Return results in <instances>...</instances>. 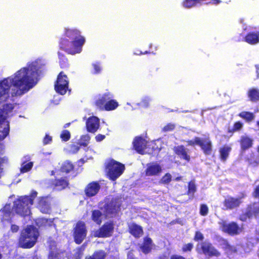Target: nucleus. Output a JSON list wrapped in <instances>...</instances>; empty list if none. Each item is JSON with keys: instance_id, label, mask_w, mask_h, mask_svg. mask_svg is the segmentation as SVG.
Wrapping results in <instances>:
<instances>
[{"instance_id": "nucleus-42", "label": "nucleus", "mask_w": 259, "mask_h": 259, "mask_svg": "<svg viewBox=\"0 0 259 259\" xmlns=\"http://www.w3.org/2000/svg\"><path fill=\"white\" fill-rule=\"evenodd\" d=\"M171 180V176L170 174H166L161 179L160 182L162 184H168Z\"/></svg>"}, {"instance_id": "nucleus-37", "label": "nucleus", "mask_w": 259, "mask_h": 259, "mask_svg": "<svg viewBox=\"0 0 259 259\" xmlns=\"http://www.w3.org/2000/svg\"><path fill=\"white\" fill-rule=\"evenodd\" d=\"M95 154V152L90 148H87L85 151V155L84 158L80 159V161H82L83 162H86L87 160L92 159L93 156Z\"/></svg>"}, {"instance_id": "nucleus-18", "label": "nucleus", "mask_w": 259, "mask_h": 259, "mask_svg": "<svg viewBox=\"0 0 259 259\" xmlns=\"http://www.w3.org/2000/svg\"><path fill=\"white\" fill-rule=\"evenodd\" d=\"M54 176L56 178L52 184L54 189L57 190H62L68 186V182L65 178H60V176H57L56 175Z\"/></svg>"}, {"instance_id": "nucleus-14", "label": "nucleus", "mask_w": 259, "mask_h": 259, "mask_svg": "<svg viewBox=\"0 0 259 259\" xmlns=\"http://www.w3.org/2000/svg\"><path fill=\"white\" fill-rule=\"evenodd\" d=\"M50 203L51 199L48 197H38L36 206L41 212L48 213L51 210Z\"/></svg>"}, {"instance_id": "nucleus-50", "label": "nucleus", "mask_w": 259, "mask_h": 259, "mask_svg": "<svg viewBox=\"0 0 259 259\" xmlns=\"http://www.w3.org/2000/svg\"><path fill=\"white\" fill-rule=\"evenodd\" d=\"M52 141V138L49 135H46L43 140V143L44 145L50 144Z\"/></svg>"}, {"instance_id": "nucleus-60", "label": "nucleus", "mask_w": 259, "mask_h": 259, "mask_svg": "<svg viewBox=\"0 0 259 259\" xmlns=\"http://www.w3.org/2000/svg\"><path fill=\"white\" fill-rule=\"evenodd\" d=\"M257 76L259 78V67L256 66Z\"/></svg>"}, {"instance_id": "nucleus-48", "label": "nucleus", "mask_w": 259, "mask_h": 259, "mask_svg": "<svg viewBox=\"0 0 259 259\" xmlns=\"http://www.w3.org/2000/svg\"><path fill=\"white\" fill-rule=\"evenodd\" d=\"M243 126V123L240 121L236 122L233 126V131H237L241 129Z\"/></svg>"}, {"instance_id": "nucleus-47", "label": "nucleus", "mask_w": 259, "mask_h": 259, "mask_svg": "<svg viewBox=\"0 0 259 259\" xmlns=\"http://www.w3.org/2000/svg\"><path fill=\"white\" fill-rule=\"evenodd\" d=\"M79 150V147L77 145H71L67 149L70 153H75Z\"/></svg>"}, {"instance_id": "nucleus-40", "label": "nucleus", "mask_w": 259, "mask_h": 259, "mask_svg": "<svg viewBox=\"0 0 259 259\" xmlns=\"http://www.w3.org/2000/svg\"><path fill=\"white\" fill-rule=\"evenodd\" d=\"M90 140V137L89 135L86 134L81 137L79 143L81 145L86 146Z\"/></svg>"}, {"instance_id": "nucleus-9", "label": "nucleus", "mask_w": 259, "mask_h": 259, "mask_svg": "<svg viewBox=\"0 0 259 259\" xmlns=\"http://www.w3.org/2000/svg\"><path fill=\"white\" fill-rule=\"evenodd\" d=\"M87 230L83 222H79L74 229L73 236L75 242L77 244L81 243L87 236Z\"/></svg>"}, {"instance_id": "nucleus-53", "label": "nucleus", "mask_w": 259, "mask_h": 259, "mask_svg": "<svg viewBox=\"0 0 259 259\" xmlns=\"http://www.w3.org/2000/svg\"><path fill=\"white\" fill-rule=\"evenodd\" d=\"M105 136L101 134H99L96 137V140L97 142H100L105 139Z\"/></svg>"}, {"instance_id": "nucleus-29", "label": "nucleus", "mask_w": 259, "mask_h": 259, "mask_svg": "<svg viewBox=\"0 0 259 259\" xmlns=\"http://www.w3.org/2000/svg\"><path fill=\"white\" fill-rule=\"evenodd\" d=\"M247 95L250 101L256 102L259 100V90L252 88L248 90Z\"/></svg>"}, {"instance_id": "nucleus-41", "label": "nucleus", "mask_w": 259, "mask_h": 259, "mask_svg": "<svg viewBox=\"0 0 259 259\" xmlns=\"http://www.w3.org/2000/svg\"><path fill=\"white\" fill-rule=\"evenodd\" d=\"M60 137L63 141H67L70 139V134L67 130H64L61 134Z\"/></svg>"}, {"instance_id": "nucleus-54", "label": "nucleus", "mask_w": 259, "mask_h": 259, "mask_svg": "<svg viewBox=\"0 0 259 259\" xmlns=\"http://www.w3.org/2000/svg\"><path fill=\"white\" fill-rule=\"evenodd\" d=\"M19 227L17 225H12L11 226V230L13 232H16L18 231Z\"/></svg>"}, {"instance_id": "nucleus-10", "label": "nucleus", "mask_w": 259, "mask_h": 259, "mask_svg": "<svg viewBox=\"0 0 259 259\" xmlns=\"http://www.w3.org/2000/svg\"><path fill=\"white\" fill-rule=\"evenodd\" d=\"M57 244L54 240L49 241V247L50 250L49 259H68L67 254L65 252H61L56 247Z\"/></svg>"}, {"instance_id": "nucleus-17", "label": "nucleus", "mask_w": 259, "mask_h": 259, "mask_svg": "<svg viewBox=\"0 0 259 259\" xmlns=\"http://www.w3.org/2000/svg\"><path fill=\"white\" fill-rule=\"evenodd\" d=\"M73 169V164L69 161H65L61 167V170H53L52 171V175H57V176H63V173H68Z\"/></svg>"}, {"instance_id": "nucleus-11", "label": "nucleus", "mask_w": 259, "mask_h": 259, "mask_svg": "<svg viewBox=\"0 0 259 259\" xmlns=\"http://www.w3.org/2000/svg\"><path fill=\"white\" fill-rule=\"evenodd\" d=\"M147 142L141 137H136L134 142L133 145L135 149L140 154L151 153L150 148L148 147Z\"/></svg>"}, {"instance_id": "nucleus-3", "label": "nucleus", "mask_w": 259, "mask_h": 259, "mask_svg": "<svg viewBox=\"0 0 259 259\" xmlns=\"http://www.w3.org/2000/svg\"><path fill=\"white\" fill-rule=\"evenodd\" d=\"M37 193L32 191L28 196L20 197L14 202L13 210L21 216H28L30 213V207L36 197Z\"/></svg>"}, {"instance_id": "nucleus-7", "label": "nucleus", "mask_w": 259, "mask_h": 259, "mask_svg": "<svg viewBox=\"0 0 259 259\" xmlns=\"http://www.w3.org/2000/svg\"><path fill=\"white\" fill-rule=\"evenodd\" d=\"M68 79L63 72L59 73L55 84L56 91L61 95H64L68 90Z\"/></svg>"}, {"instance_id": "nucleus-27", "label": "nucleus", "mask_w": 259, "mask_h": 259, "mask_svg": "<svg viewBox=\"0 0 259 259\" xmlns=\"http://www.w3.org/2000/svg\"><path fill=\"white\" fill-rule=\"evenodd\" d=\"M153 246L152 240L146 237L144 238L143 243L140 245V249L143 252L147 253L151 250Z\"/></svg>"}, {"instance_id": "nucleus-6", "label": "nucleus", "mask_w": 259, "mask_h": 259, "mask_svg": "<svg viewBox=\"0 0 259 259\" xmlns=\"http://www.w3.org/2000/svg\"><path fill=\"white\" fill-rule=\"evenodd\" d=\"M124 170V165L114 160H110L106 165L107 175L112 181L118 178L123 173Z\"/></svg>"}, {"instance_id": "nucleus-35", "label": "nucleus", "mask_w": 259, "mask_h": 259, "mask_svg": "<svg viewBox=\"0 0 259 259\" xmlns=\"http://www.w3.org/2000/svg\"><path fill=\"white\" fill-rule=\"evenodd\" d=\"M106 253L104 251L99 250L94 252L92 256L87 257L85 259H104Z\"/></svg>"}, {"instance_id": "nucleus-33", "label": "nucleus", "mask_w": 259, "mask_h": 259, "mask_svg": "<svg viewBox=\"0 0 259 259\" xmlns=\"http://www.w3.org/2000/svg\"><path fill=\"white\" fill-rule=\"evenodd\" d=\"M161 142L160 140H157L148 142V147L150 148L151 153L153 150L154 151H159L160 149H161Z\"/></svg>"}, {"instance_id": "nucleus-30", "label": "nucleus", "mask_w": 259, "mask_h": 259, "mask_svg": "<svg viewBox=\"0 0 259 259\" xmlns=\"http://www.w3.org/2000/svg\"><path fill=\"white\" fill-rule=\"evenodd\" d=\"M231 150V147L228 145H225L220 149L221 158L225 161L228 158L229 153Z\"/></svg>"}, {"instance_id": "nucleus-26", "label": "nucleus", "mask_w": 259, "mask_h": 259, "mask_svg": "<svg viewBox=\"0 0 259 259\" xmlns=\"http://www.w3.org/2000/svg\"><path fill=\"white\" fill-rule=\"evenodd\" d=\"M105 209L107 215H109L116 212L120 209V206H119L118 202L112 201L110 204H107Z\"/></svg>"}, {"instance_id": "nucleus-38", "label": "nucleus", "mask_w": 259, "mask_h": 259, "mask_svg": "<svg viewBox=\"0 0 259 259\" xmlns=\"http://www.w3.org/2000/svg\"><path fill=\"white\" fill-rule=\"evenodd\" d=\"M223 248L227 253L231 254L236 251V249L234 246H231L229 243L225 241Z\"/></svg>"}, {"instance_id": "nucleus-2", "label": "nucleus", "mask_w": 259, "mask_h": 259, "mask_svg": "<svg viewBox=\"0 0 259 259\" xmlns=\"http://www.w3.org/2000/svg\"><path fill=\"white\" fill-rule=\"evenodd\" d=\"M85 38L81 31L76 28L66 27L59 42L61 49L69 54L75 55L82 52Z\"/></svg>"}, {"instance_id": "nucleus-32", "label": "nucleus", "mask_w": 259, "mask_h": 259, "mask_svg": "<svg viewBox=\"0 0 259 259\" xmlns=\"http://www.w3.org/2000/svg\"><path fill=\"white\" fill-rule=\"evenodd\" d=\"M252 140L249 137L244 136L241 137V146L242 149H246L251 147Z\"/></svg>"}, {"instance_id": "nucleus-64", "label": "nucleus", "mask_w": 259, "mask_h": 259, "mask_svg": "<svg viewBox=\"0 0 259 259\" xmlns=\"http://www.w3.org/2000/svg\"><path fill=\"white\" fill-rule=\"evenodd\" d=\"M180 179V178H177L176 179V180H177V181H179Z\"/></svg>"}, {"instance_id": "nucleus-51", "label": "nucleus", "mask_w": 259, "mask_h": 259, "mask_svg": "<svg viewBox=\"0 0 259 259\" xmlns=\"http://www.w3.org/2000/svg\"><path fill=\"white\" fill-rule=\"evenodd\" d=\"M203 239V236L201 233L199 231H197L195 233V236L194 237V240L195 241H199L202 240Z\"/></svg>"}, {"instance_id": "nucleus-39", "label": "nucleus", "mask_w": 259, "mask_h": 259, "mask_svg": "<svg viewBox=\"0 0 259 259\" xmlns=\"http://www.w3.org/2000/svg\"><path fill=\"white\" fill-rule=\"evenodd\" d=\"M239 116L247 120H251L253 118V114L248 112H242L239 113Z\"/></svg>"}, {"instance_id": "nucleus-12", "label": "nucleus", "mask_w": 259, "mask_h": 259, "mask_svg": "<svg viewBox=\"0 0 259 259\" xmlns=\"http://www.w3.org/2000/svg\"><path fill=\"white\" fill-rule=\"evenodd\" d=\"M113 224L112 222H107L99 230L94 231L92 234L95 237H104L111 235L113 230Z\"/></svg>"}, {"instance_id": "nucleus-19", "label": "nucleus", "mask_w": 259, "mask_h": 259, "mask_svg": "<svg viewBox=\"0 0 259 259\" xmlns=\"http://www.w3.org/2000/svg\"><path fill=\"white\" fill-rule=\"evenodd\" d=\"M196 144L199 145L206 154L210 153L211 151V142L209 139L201 140L199 138H195Z\"/></svg>"}, {"instance_id": "nucleus-46", "label": "nucleus", "mask_w": 259, "mask_h": 259, "mask_svg": "<svg viewBox=\"0 0 259 259\" xmlns=\"http://www.w3.org/2000/svg\"><path fill=\"white\" fill-rule=\"evenodd\" d=\"M193 247V244L191 243L185 244L182 247V250L184 252L190 251Z\"/></svg>"}, {"instance_id": "nucleus-59", "label": "nucleus", "mask_w": 259, "mask_h": 259, "mask_svg": "<svg viewBox=\"0 0 259 259\" xmlns=\"http://www.w3.org/2000/svg\"><path fill=\"white\" fill-rule=\"evenodd\" d=\"M133 257V254L132 252H129L127 255V258L128 259H132Z\"/></svg>"}, {"instance_id": "nucleus-43", "label": "nucleus", "mask_w": 259, "mask_h": 259, "mask_svg": "<svg viewBox=\"0 0 259 259\" xmlns=\"http://www.w3.org/2000/svg\"><path fill=\"white\" fill-rule=\"evenodd\" d=\"M58 55L61 67L62 68L65 67L67 64L66 58L64 56L61 55L60 53H59Z\"/></svg>"}, {"instance_id": "nucleus-13", "label": "nucleus", "mask_w": 259, "mask_h": 259, "mask_svg": "<svg viewBox=\"0 0 259 259\" xmlns=\"http://www.w3.org/2000/svg\"><path fill=\"white\" fill-rule=\"evenodd\" d=\"M243 197V195H242L241 196H239L235 197L228 196L224 200V206H225L227 209H230L238 207L242 203V199Z\"/></svg>"}, {"instance_id": "nucleus-31", "label": "nucleus", "mask_w": 259, "mask_h": 259, "mask_svg": "<svg viewBox=\"0 0 259 259\" xmlns=\"http://www.w3.org/2000/svg\"><path fill=\"white\" fill-rule=\"evenodd\" d=\"M36 224L39 227L51 226L53 224V220L45 218H38L36 220Z\"/></svg>"}, {"instance_id": "nucleus-63", "label": "nucleus", "mask_w": 259, "mask_h": 259, "mask_svg": "<svg viewBox=\"0 0 259 259\" xmlns=\"http://www.w3.org/2000/svg\"><path fill=\"white\" fill-rule=\"evenodd\" d=\"M78 256L79 258H80L81 257V256H82V253L79 252L78 253Z\"/></svg>"}, {"instance_id": "nucleus-36", "label": "nucleus", "mask_w": 259, "mask_h": 259, "mask_svg": "<svg viewBox=\"0 0 259 259\" xmlns=\"http://www.w3.org/2000/svg\"><path fill=\"white\" fill-rule=\"evenodd\" d=\"M151 99L149 97H144L142 98L141 101L137 105L142 108H148L149 106L150 102Z\"/></svg>"}, {"instance_id": "nucleus-34", "label": "nucleus", "mask_w": 259, "mask_h": 259, "mask_svg": "<svg viewBox=\"0 0 259 259\" xmlns=\"http://www.w3.org/2000/svg\"><path fill=\"white\" fill-rule=\"evenodd\" d=\"M92 219L98 224H100L103 218V214L99 210H94L92 212Z\"/></svg>"}, {"instance_id": "nucleus-55", "label": "nucleus", "mask_w": 259, "mask_h": 259, "mask_svg": "<svg viewBox=\"0 0 259 259\" xmlns=\"http://www.w3.org/2000/svg\"><path fill=\"white\" fill-rule=\"evenodd\" d=\"M171 259H185V258L181 256L174 255L171 256Z\"/></svg>"}, {"instance_id": "nucleus-25", "label": "nucleus", "mask_w": 259, "mask_h": 259, "mask_svg": "<svg viewBox=\"0 0 259 259\" xmlns=\"http://www.w3.org/2000/svg\"><path fill=\"white\" fill-rule=\"evenodd\" d=\"M245 41L251 45H254L259 42V33L250 32L244 38Z\"/></svg>"}, {"instance_id": "nucleus-28", "label": "nucleus", "mask_w": 259, "mask_h": 259, "mask_svg": "<svg viewBox=\"0 0 259 259\" xmlns=\"http://www.w3.org/2000/svg\"><path fill=\"white\" fill-rule=\"evenodd\" d=\"M11 206L10 204H7L4 207L0 210V215H2V220H7L11 217L12 211H11Z\"/></svg>"}, {"instance_id": "nucleus-16", "label": "nucleus", "mask_w": 259, "mask_h": 259, "mask_svg": "<svg viewBox=\"0 0 259 259\" xmlns=\"http://www.w3.org/2000/svg\"><path fill=\"white\" fill-rule=\"evenodd\" d=\"M100 127V119L96 116H92L86 121L87 131L91 133H96Z\"/></svg>"}, {"instance_id": "nucleus-49", "label": "nucleus", "mask_w": 259, "mask_h": 259, "mask_svg": "<svg viewBox=\"0 0 259 259\" xmlns=\"http://www.w3.org/2000/svg\"><path fill=\"white\" fill-rule=\"evenodd\" d=\"M93 66L94 67V73H98L101 70V67L99 64L95 63L93 64Z\"/></svg>"}, {"instance_id": "nucleus-58", "label": "nucleus", "mask_w": 259, "mask_h": 259, "mask_svg": "<svg viewBox=\"0 0 259 259\" xmlns=\"http://www.w3.org/2000/svg\"><path fill=\"white\" fill-rule=\"evenodd\" d=\"M221 2L220 0H212L211 3L212 4H218Z\"/></svg>"}, {"instance_id": "nucleus-20", "label": "nucleus", "mask_w": 259, "mask_h": 259, "mask_svg": "<svg viewBox=\"0 0 259 259\" xmlns=\"http://www.w3.org/2000/svg\"><path fill=\"white\" fill-rule=\"evenodd\" d=\"M201 248L203 252L206 255L218 256L220 254L219 252L208 242L203 243L201 244Z\"/></svg>"}, {"instance_id": "nucleus-21", "label": "nucleus", "mask_w": 259, "mask_h": 259, "mask_svg": "<svg viewBox=\"0 0 259 259\" xmlns=\"http://www.w3.org/2000/svg\"><path fill=\"white\" fill-rule=\"evenodd\" d=\"M30 160V156L26 155L22 159V162L20 167L21 173H25L29 171L32 168L33 163L32 162H27Z\"/></svg>"}, {"instance_id": "nucleus-44", "label": "nucleus", "mask_w": 259, "mask_h": 259, "mask_svg": "<svg viewBox=\"0 0 259 259\" xmlns=\"http://www.w3.org/2000/svg\"><path fill=\"white\" fill-rule=\"evenodd\" d=\"M208 211V207L205 204H202L200 206V213L202 215H207Z\"/></svg>"}, {"instance_id": "nucleus-4", "label": "nucleus", "mask_w": 259, "mask_h": 259, "mask_svg": "<svg viewBox=\"0 0 259 259\" xmlns=\"http://www.w3.org/2000/svg\"><path fill=\"white\" fill-rule=\"evenodd\" d=\"M113 97L112 92L106 91L97 96L95 104L101 110H114L119 106V104L116 100L113 99Z\"/></svg>"}, {"instance_id": "nucleus-45", "label": "nucleus", "mask_w": 259, "mask_h": 259, "mask_svg": "<svg viewBox=\"0 0 259 259\" xmlns=\"http://www.w3.org/2000/svg\"><path fill=\"white\" fill-rule=\"evenodd\" d=\"M196 190V186L193 182H191L189 184L188 193L189 194H193Z\"/></svg>"}, {"instance_id": "nucleus-5", "label": "nucleus", "mask_w": 259, "mask_h": 259, "mask_svg": "<svg viewBox=\"0 0 259 259\" xmlns=\"http://www.w3.org/2000/svg\"><path fill=\"white\" fill-rule=\"evenodd\" d=\"M39 232L37 229L31 226H28L21 232L19 239V245L24 248L32 247L36 243Z\"/></svg>"}, {"instance_id": "nucleus-52", "label": "nucleus", "mask_w": 259, "mask_h": 259, "mask_svg": "<svg viewBox=\"0 0 259 259\" xmlns=\"http://www.w3.org/2000/svg\"><path fill=\"white\" fill-rule=\"evenodd\" d=\"M175 127V125L172 124H168L164 126L163 130L164 131H170L172 130Z\"/></svg>"}, {"instance_id": "nucleus-57", "label": "nucleus", "mask_w": 259, "mask_h": 259, "mask_svg": "<svg viewBox=\"0 0 259 259\" xmlns=\"http://www.w3.org/2000/svg\"><path fill=\"white\" fill-rule=\"evenodd\" d=\"M240 23H242L243 24H243V22H244V20H243V19H241V20H240ZM243 29H244V30H247V29H248V28H247V27H245V25H243Z\"/></svg>"}, {"instance_id": "nucleus-15", "label": "nucleus", "mask_w": 259, "mask_h": 259, "mask_svg": "<svg viewBox=\"0 0 259 259\" xmlns=\"http://www.w3.org/2000/svg\"><path fill=\"white\" fill-rule=\"evenodd\" d=\"M162 171L161 166L157 162L148 163L145 170L147 176H157Z\"/></svg>"}, {"instance_id": "nucleus-61", "label": "nucleus", "mask_w": 259, "mask_h": 259, "mask_svg": "<svg viewBox=\"0 0 259 259\" xmlns=\"http://www.w3.org/2000/svg\"><path fill=\"white\" fill-rule=\"evenodd\" d=\"M134 54L135 55H141V54H143L142 52H141V51H138L137 52H135Z\"/></svg>"}, {"instance_id": "nucleus-56", "label": "nucleus", "mask_w": 259, "mask_h": 259, "mask_svg": "<svg viewBox=\"0 0 259 259\" xmlns=\"http://www.w3.org/2000/svg\"><path fill=\"white\" fill-rule=\"evenodd\" d=\"M188 143L189 145H194L195 144L197 145L195 142V138L194 140H190L188 141Z\"/></svg>"}, {"instance_id": "nucleus-22", "label": "nucleus", "mask_w": 259, "mask_h": 259, "mask_svg": "<svg viewBox=\"0 0 259 259\" xmlns=\"http://www.w3.org/2000/svg\"><path fill=\"white\" fill-rule=\"evenodd\" d=\"M100 189V186L97 183L93 182L89 184L85 189V193L88 196L95 195Z\"/></svg>"}, {"instance_id": "nucleus-23", "label": "nucleus", "mask_w": 259, "mask_h": 259, "mask_svg": "<svg viewBox=\"0 0 259 259\" xmlns=\"http://www.w3.org/2000/svg\"><path fill=\"white\" fill-rule=\"evenodd\" d=\"M130 233L135 237H140L143 234V230L141 226L135 224H129Z\"/></svg>"}, {"instance_id": "nucleus-24", "label": "nucleus", "mask_w": 259, "mask_h": 259, "mask_svg": "<svg viewBox=\"0 0 259 259\" xmlns=\"http://www.w3.org/2000/svg\"><path fill=\"white\" fill-rule=\"evenodd\" d=\"M175 153L179 155L181 158L189 161L190 156L187 154V149L184 148L183 146H178L174 148Z\"/></svg>"}, {"instance_id": "nucleus-62", "label": "nucleus", "mask_w": 259, "mask_h": 259, "mask_svg": "<svg viewBox=\"0 0 259 259\" xmlns=\"http://www.w3.org/2000/svg\"><path fill=\"white\" fill-rule=\"evenodd\" d=\"M160 259H168V257L166 256H164L160 258Z\"/></svg>"}, {"instance_id": "nucleus-1", "label": "nucleus", "mask_w": 259, "mask_h": 259, "mask_svg": "<svg viewBox=\"0 0 259 259\" xmlns=\"http://www.w3.org/2000/svg\"><path fill=\"white\" fill-rule=\"evenodd\" d=\"M46 64L45 59L38 58L28 62L11 76L0 80V141L9 133L8 117L14 108V104L10 102L14 97L27 93L37 84Z\"/></svg>"}, {"instance_id": "nucleus-8", "label": "nucleus", "mask_w": 259, "mask_h": 259, "mask_svg": "<svg viewBox=\"0 0 259 259\" xmlns=\"http://www.w3.org/2000/svg\"><path fill=\"white\" fill-rule=\"evenodd\" d=\"M221 229L224 232L232 235H238L243 231L242 227H239L236 223H228L223 221L220 223Z\"/></svg>"}]
</instances>
